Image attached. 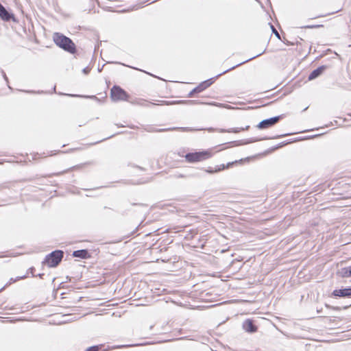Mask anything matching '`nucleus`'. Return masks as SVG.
Instances as JSON below:
<instances>
[{"mask_svg":"<svg viewBox=\"0 0 351 351\" xmlns=\"http://www.w3.org/2000/svg\"><path fill=\"white\" fill-rule=\"evenodd\" d=\"M212 104V105H214V106H217V104Z\"/></svg>","mask_w":351,"mask_h":351,"instance_id":"obj_21","label":"nucleus"},{"mask_svg":"<svg viewBox=\"0 0 351 351\" xmlns=\"http://www.w3.org/2000/svg\"><path fill=\"white\" fill-rule=\"evenodd\" d=\"M174 130H180L182 132H189V131L193 130L191 128H168V129H160L156 131L157 132H163V131Z\"/></svg>","mask_w":351,"mask_h":351,"instance_id":"obj_13","label":"nucleus"},{"mask_svg":"<svg viewBox=\"0 0 351 351\" xmlns=\"http://www.w3.org/2000/svg\"><path fill=\"white\" fill-rule=\"evenodd\" d=\"M321 25H308V26H306L305 27L306 28H315V27H320Z\"/></svg>","mask_w":351,"mask_h":351,"instance_id":"obj_18","label":"nucleus"},{"mask_svg":"<svg viewBox=\"0 0 351 351\" xmlns=\"http://www.w3.org/2000/svg\"><path fill=\"white\" fill-rule=\"evenodd\" d=\"M280 120V117H274L268 119H265L259 123L258 128L260 129L268 128L275 125Z\"/></svg>","mask_w":351,"mask_h":351,"instance_id":"obj_5","label":"nucleus"},{"mask_svg":"<svg viewBox=\"0 0 351 351\" xmlns=\"http://www.w3.org/2000/svg\"><path fill=\"white\" fill-rule=\"evenodd\" d=\"M12 14L9 13L5 8L0 3V17L6 21H10L12 17Z\"/></svg>","mask_w":351,"mask_h":351,"instance_id":"obj_8","label":"nucleus"},{"mask_svg":"<svg viewBox=\"0 0 351 351\" xmlns=\"http://www.w3.org/2000/svg\"><path fill=\"white\" fill-rule=\"evenodd\" d=\"M243 328L247 332H254L256 331V327L254 325L253 322L250 319H247L243 322Z\"/></svg>","mask_w":351,"mask_h":351,"instance_id":"obj_7","label":"nucleus"},{"mask_svg":"<svg viewBox=\"0 0 351 351\" xmlns=\"http://www.w3.org/2000/svg\"><path fill=\"white\" fill-rule=\"evenodd\" d=\"M332 295L337 297H351V287L343 289H336L332 292Z\"/></svg>","mask_w":351,"mask_h":351,"instance_id":"obj_6","label":"nucleus"},{"mask_svg":"<svg viewBox=\"0 0 351 351\" xmlns=\"http://www.w3.org/2000/svg\"><path fill=\"white\" fill-rule=\"evenodd\" d=\"M25 278V276L17 277L16 279L10 278V282L6 285H11L12 283L16 282V280H18L19 279H23Z\"/></svg>","mask_w":351,"mask_h":351,"instance_id":"obj_15","label":"nucleus"},{"mask_svg":"<svg viewBox=\"0 0 351 351\" xmlns=\"http://www.w3.org/2000/svg\"><path fill=\"white\" fill-rule=\"evenodd\" d=\"M213 154L210 149L189 153L185 156L186 160L189 162H201L207 160L213 156Z\"/></svg>","mask_w":351,"mask_h":351,"instance_id":"obj_2","label":"nucleus"},{"mask_svg":"<svg viewBox=\"0 0 351 351\" xmlns=\"http://www.w3.org/2000/svg\"><path fill=\"white\" fill-rule=\"evenodd\" d=\"M63 256V253L62 251L58 250L51 252L49 254L45 260V263L47 264L49 267H56L60 262Z\"/></svg>","mask_w":351,"mask_h":351,"instance_id":"obj_3","label":"nucleus"},{"mask_svg":"<svg viewBox=\"0 0 351 351\" xmlns=\"http://www.w3.org/2000/svg\"><path fill=\"white\" fill-rule=\"evenodd\" d=\"M197 92H193V90L189 93V97H192L194 93H196Z\"/></svg>","mask_w":351,"mask_h":351,"instance_id":"obj_19","label":"nucleus"},{"mask_svg":"<svg viewBox=\"0 0 351 351\" xmlns=\"http://www.w3.org/2000/svg\"><path fill=\"white\" fill-rule=\"evenodd\" d=\"M211 84L210 80L205 81L193 90V92L200 93Z\"/></svg>","mask_w":351,"mask_h":351,"instance_id":"obj_9","label":"nucleus"},{"mask_svg":"<svg viewBox=\"0 0 351 351\" xmlns=\"http://www.w3.org/2000/svg\"><path fill=\"white\" fill-rule=\"evenodd\" d=\"M271 28H272V30H273L274 33L275 34V35H276L278 38H280V34H279V33L276 31V29L273 26H271Z\"/></svg>","mask_w":351,"mask_h":351,"instance_id":"obj_17","label":"nucleus"},{"mask_svg":"<svg viewBox=\"0 0 351 351\" xmlns=\"http://www.w3.org/2000/svg\"><path fill=\"white\" fill-rule=\"evenodd\" d=\"M239 131H240V130H234V132H239Z\"/></svg>","mask_w":351,"mask_h":351,"instance_id":"obj_20","label":"nucleus"},{"mask_svg":"<svg viewBox=\"0 0 351 351\" xmlns=\"http://www.w3.org/2000/svg\"><path fill=\"white\" fill-rule=\"evenodd\" d=\"M212 104V105H214V106H217V104Z\"/></svg>","mask_w":351,"mask_h":351,"instance_id":"obj_22","label":"nucleus"},{"mask_svg":"<svg viewBox=\"0 0 351 351\" xmlns=\"http://www.w3.org/2000/svg\"><path fill=\"white\" fill-rule=\"evenodd\" d=\"M229 165H230V164H228L227 166H226L224 165H220V167L218 169H216L215 170L206 169V171L209 173H213L218 172V171L225 169L226 167H228Z\"/></svg>","mask_w":351,"mask_h":351,"instance_id":"obj_14","label":"nucleus"},{"mask_svg":"<svg viewBox=\"0 0 351 351\" xmlns=\"http://www.w3.org/2000/svg\"><path fill=\"white\" fill-rule=\"evenodd\" d=\"M73 256L85 258L87 257L88 252L85 250H77L73 252Z\"/></svg>","mask_w":351,"mask_h":351,"instance_id":"obj_12","label":"nucleus"},{"mask_svg":"<svg viewBox=\"0 0 351 351\" xmlns=\"http://www.w3.org/2000/svg\"><path fill=\"white\" fill-rule=\"evenodd\" d=\"M339 273L343 278L351 277V266L342 268Z\"/></svg>","mask_w":351,"mask_h":351,"instance_id":"obj_11","label":"nucleus"},{"mask_svg":"<svg viewBox=\"0 0 351 351\" xmlns=\"http://www.w3.org/2000/svg\"><path fill=\"white\" fill-rule=\"evenodd\" d=\"M99 349V346H92L86 349V351H98Z\"/></svg>","mask_w":351,"mask_h":351,"instance_id":"obj_16","label":"nucleus"},{"mask_svg":"<svg viewBox=\"0 0 351 351\" xmlns=\"http://www.w3.org/2000/svg\"><path fill=\"white\" fill-rule=\"evenodd\" d=\"M111 98L113 101H126L128 100V95L119 86H114L111 89Z\"/></svg>","mask_w":351,"mask_h":351,"instance_id":"obj_4","label":"nucleus"},{"mask_svg":"<svg viewBox=\"0 0 351 351\" xmlns=\"http://www.w3.org/2000/svg\"><path fill=\"white\" fill-rule=\"evenodd\" d=\"M53 39L55 43L60 47L70 53H74L75 50V44L68 37L60 33H54Z\"/></svg>","mask_w":351,"mask_h":351,"instance_id":"obj_1","label":"nucleus"},{"mask_svg":"<svg viewBox=\"0 0 351 351\" xmlns=\"http://www.w3.org/2000/svg\"><path fill=\"white\" fill-rule=\"evenodd\" d=\"M324 69V68L322 66V67H319L317 69L314 70L309 75L308 79L310 80L315 79L316 77H317L318 76H319L321 75V73L323 72Z\"/></svg>","mask_w":351,"mask_h":351,"instance_id":"obj_10","label":"nucleus"}]
</instances>
